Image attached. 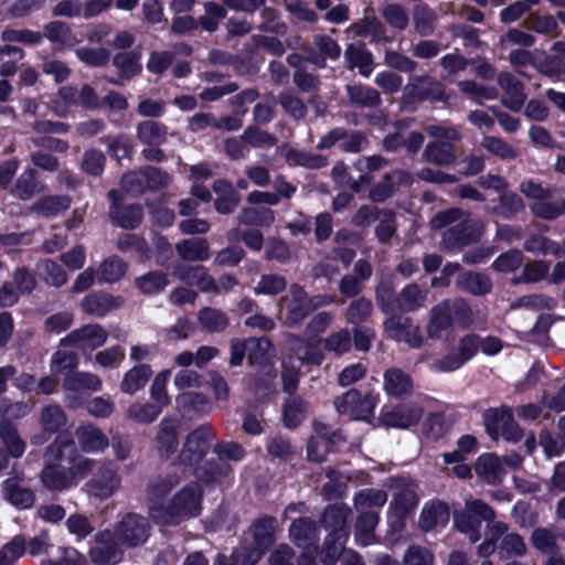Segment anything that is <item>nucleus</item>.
I'll list each match as a JSON object with an SVG mask.
<instances>
[{
  "label": "nucleus",
  "mask_w": 565,
  "mask_h": 565,
  "mask_svg": "<svg viewBox=\"0 0 565 565\" xmlns=\"http://www.w3.org/2000/svg\"><path fill=\"white\" fill-rule=\"evenodd\" d=\"M45 456L58 462L47 463L41 471L40 479L50 491H64L77 484L92 473L97 461L81 454L75 440L68 435L57 436L45 450Z\"/></svg>",
  "instance_id": "obj_1"
},
{
  "label": "nucleus",
  "mask_w": 565,
  "mask_h": 565,
  "mask_svg": "<svg viewBox=\"0 0 565 565\" xmlns=\"http://www.w3.org/2000/svg\"><path fill=\"white\" fill-rule=\"evenodd\" d=\"M426 132L431 138L423 150L422 159L437 167H451L458 162L462 135L452 126L429 125Z\"/></svg>",
  "instance_id": "obj_2"
},
{
  "label": "nucleus",
  "mask_w": 565,
  "mask_h": 565,
  "mask_svg": "<svg viewBox=\"0 0 565 565\" xmlns=\"http://www.w3.org/2000/svg\"><path fill=\"white\" fill-rule=\"evenodd\" d=\"M333 299L327 295L308 296L299 284H291L288 294L280 297L278 307L286 310L284 324L289 328L299 326L315 310L330 305Z\"/></svg>",
  "instance_id": "obj_3"
},
{
  "label": "nucleus",
  "mask_w": 565,
  "mask_h": 565,
  "mask_svg": "<svg viewBox=\"0 0 565 565\" xmlns=\"http://www.w3.org/2000/svg\"><path fill=\"white\" fill-rule=\"evenodd\" d=\"M201 487L196 482H190L169 499L163 513L156 514V522L172 525L194 518L201 512Z\"/></svg>",
  "instance_id": "obj_4"
},
{
  "label": "nucleus",
  "mask_w": 565,
  "mask_h": 565,
  "mask_svg": "<svg viewBox=\"0 0 565 565\" xmlns=\"http://www.w3.org/2000/svg\"><path fill=\"white\" fill-rule=\"evenodd\" d=\"M215 437L214 428L202 424L188 436L179 455V462L189 468H195L206 456L210 444Z\"/></svg>",
  "instance_id": "obj_5"
},
{
  "label": "nucleus",
  "mask_w": 565,
  "mask_h": 565,
  "mask_svg": "<svg viewBox=\"0 0 565 565\" xmlns=\"http://www.w3.org/2000/svg\"><path fill=\"white\" fill-rule=\"evenodd\" d=\"M107 339L108 332L100 324L88 323L74 329L62 338L58 347L77 349L86 355L103 347Z\"/></svg>",
  "instance_id": "obj_6"
},
{
  "label": "nucleus",
  "mask_w": 565,
  "mask_h": 565,
  "mask_svg": "<svg viewBox=\"0 0 565 565\" xmlns=\"http://www.w3.org/2000/svg\"><path fill=\"white\" fill-rule=\"evenodd\" d=\"M120 484L117 466L111 460H104L85 483V490L90 497L106 500L117 492Z\"/></svg>",
  "instance_id": "obj_7"
},
{
  "label": "nucleus",
  "mask_w": 565,
  "mask_h": 565,
  "mask_svg": "<svg viewBox=\"0 0 565 565\" xmlns=\"http://www.w3.org/2000/svg\"><path fill=\"white\" fill-rule=\"evenodd\" d=\"M181 482V477L175 472L158 475L151 478L147 484V502L150 514L156 521V514H162L168 505L167 495Z\"/></svg>",
  "instance_id": "obj_8"
},
{
  "label": "nucleus",
  "mask_w": 565,
  "mask_h": 565,
  "mask_svg": "<svg viewBox=\"0 0 565 565\" xmlns=\"http://www.w3.org/2000/svg\"><path fill=\"white\" fill-rule=\"evenodd\" d=\"M149 531L150 524L145 516L127 513L115 524L113 533L121 544L136 547L147 541Z\"/></svg>",
  "instance_id": "obj_9"
},
{
  "label": "nucleus",
  "mask_w": 565,
  "mask_h": 565,
  "mask_svg": "<svg viewBox=\"0 0 565 565\" xmlns=\"http://www.w3.org/2000/svg\"><path fill=\"white\" fill-rule=\"evenodd\" d=\"M405 95L412 100H430L451 106L455 96L447 94L441 83L430 76H414L404 88Z\"/></svg>",
  "instance_id": "obj_10"
},
{
  "label": "nucleus",
  "mask_w": 565,
  "mask_h": 565,
  "mask_svg": "<svg viewBox=\"0 0 565 565\" xmlns=\"http://www.w3.org/2000/svg\"><path fill=\"white\" fill-rule=\"evenodd\" d=\"M334 407L340 415H347L351 419L369 420L373 415L375 398L352 388L334 398Z\"/></svg>",
  "instance_id": "obj_11"
},
{
  "label": "nucleus",
  "mask_w": 565,
  "mask_h": 565,
  "mask_svg": "<svg viewBox=\"0 0 565 565\" xmlns=\"http://www.w3.org/2000/svg\"><path fill=\"white\" fill-rule=\"evenodd\" d=\"M480 224L466 215L458 223L446 228L441 237V247L446 250L459 249L480 237Z\"/></svg>",
  "instance_id": "obj_12"
},
{
  "label": "nucleus",
  "mask_w": 565,
  "mask_h": 565,
  "mask_svg": "<svg viewBox=\"0 0 565 565\" xmlns=\"http://www.w3.org/2000/svg\"><path fill=\"white\" fill-rule=\"evenodd\" d=\"M115 534L105 530L96 534V545L90 548L89 556L97 565H115L124 557V550L118 544Z\"/></svg>",
  "instance_id": "obj_13"
},
{
  "label": "nucleus",
  "mask_w": 565,
  "mask_h": 565,
  "mask_svg": "<svg viewBox=\"0 0 565 565\" xmlns=\"http://www.w3.org/2000/svg\"><path fill=\"white\" fill-rule=\"evenodd\" d=\"M173 275L179 280L196 287L202 292L218 295L220 287L217 281L207 271V268L201 265L192 266L180 264L174 266Z\"/></svg>",
  "instance_id": "obj_14"
},
{
  "label": "nucleus",
  "mask_w": 565,
  "mask_h": 565,
  "mask_svg": "<svg viewBox=\"0 0 565 565\" xmlns=\"http://www.w3.org/2000/svg\"><path fill=\"white\" fill-rule=\"evenodd\" d=\"M412 175L402 169L392 170L372 185L367 193V199L374 203H383L393 196L398 185L412 184Z\"/></svg>",
  "instance_id": "obj_15"
},
{
  "label": "nucleus",
  "mask_w": 565,
  "mask_h": 565,
  "mask_svg": "<svg viewBox=\"0 0 565 565\" xmlns=\"http://www.w3.org/2000/svg\"><path fill=\"white\" fill-rule=\"evenodd\" d=\"M74 436L81 454H99L109 447V438L96 425L84 423L75 428Z\"/></svg>",
  "instance_id": "obj_16"
},
{
  "label": "nucleus",
  "mask_w": 565,
  "mask_h": 565,
  "mask_svg": "<svg viewBox=\"0 0 565 565\" xmlns=\"http://www.w3.org/2000/svg\"><path fill=\"white\" fill-rule=\"evenodd\" d=\"M352 511L350 507L343 503L328 505L321 516L322 525L330 531L331 536H335L337 541L348 539V521Z\"/></svg>",
  "instance_id": "obj_17"
},
{
  "label": "nucleus",
  "mask_w": 565,
  "mask_h": 565,
  "mask_svg": "<svg viewBox=\"0 0 565 565\" xmlns=\"http://www.w3.org/2000/svg\"><path fill=\"white\" fill-rule=\"evenodd\" d=\"M454 326L451 316L450 300L444 299L435 305L428 312L426 326L427 337L431 340H438L444 332L449 331Z\"/></svg>",
  "instance_id": "obj_18"
},
{
  "label": "nucleus",
  "mask_w": 565,
  "mask_h": 565,
  "mask_svg": "<svg viewBox=\"0 0 565 565\" xmlns=\"http://www.w3.org/2000/svg\"><path fill=\"white\" fill-rule=\"evenodd\" d=\"M284 345L291 355L306 364L319 365L324 359L323 353L315 343L294 333L284 335Z\"/></svg>",
  "instance_id": "obj_19"
},
{
  "label": "nucleus",
  "mask_w": 565,
  "mask_h": 565,
  "mask_svg": "<svg viewBox=\"0 0 565 565\" xmlns=\"http://www.w3.org/2000/svg\"><path fill=\"white\" fill-rule=\"evenodd\" d=\"M392 487L395 492L391 505L395 509L398 516H403L418 503L417 486L413 480L397 478L393 480Z\"/></svg>",
  "instance_id": "obj_20"
},
{
  "label": "nucleus",
  "mask_w": 565,
  "mask_h": 565,
  "mask_svg": "<svg viewBox=\"0 0 565 565\" xmlns=\"http://www.w3.org/2000/svg\"><path fill=\"white\" fill-rule=\"evenodd\" d=\"M498 84L504 90L501 104L512 111H519L526 100L523 84L515 76L505 72L498 75Z\"/></svg>",
  "instance_id": "obj_21"
},
{
  "label": "nucleus",
  "mask_w": 565,
  "mask_h": 565,
  "mask_svg": "<svg viewBox=\"0 0 565 565\" xmlns=\"http://www.w3.org/2000/svg\"><path fill=\"white\" fill-rule=\"evenodd\" d=\"M423 408L416 403L401 404L382 415V422L386 426L408 428L422 418Z\"/></svg>",
  "instance_id": "obj_22"
},
{
  "label": "nucleus",
  "mask_w": 565,
  "mask_h": 565,
  "mask_svg": "<svg viewBox=\"0 0 565 565\" xmlns=\"http://www.w3.org/2000/svg\"><path fill=\"white\" fill-rule=\"evenodd\" d=\"M277 531V520L273 516H263L255 520L249 529L253 541L252 545L260 551L262 553H266V551L274 544L275 542V533Z\"/></svg>",
  "instance_id": "obj_23"
},
{
  "label": "nucleus",
  "mask_w": 565,
  "mask_h": 565,
  "mask_svg": "<svg viewBox=\"0 0 565 565\" xmlns=\"http://www.w3.org/2000/svg\"><path fill=\"white\" fill-rule=\"evenodd\" d=\"M476 473L489 484H499L505 476L501 458L494 454H484L477 459Z\"/></svg>",
  "instance_id": "obj_24"
},
{
  "label": "nucleus",
  "mask_w": 565,
  "mask_h": 565,
  "mask_svg": "<svg viewBox=\"0 0 565 565\" xmlns=\"http://www.w3.org/2000/svg\"><path fill=\"white\" fill-rule=\"evenodd\" d=\"M289 167H302L306 169H322L327 167V157L303 149L284 147L280 149Z\"/></svg>",
  "instance_id": "obj_25"
},
{
  "label": "nucleus",
  "mask_w": 565,
  "mask_h": 565,
  "mask_svg": "<svg viewBox=\"0 0 565 565\" xmlns=\"http://www.w3.org/2000/svg\"><path fill=\"white\" fill-rule=\"evenodd\" d=\"M552 51L539 62L537 70L545 76L558 79L565 74V41L554 43Z\"/></svg>",
  "instance_id": "obj_26"
},
{
  "label": "nucleus",
  "mask_w": 565,
  "mask_h": 565,
  "mask_svg": "<svg viewBox=\"0 0 565 565\" xmlns=\"http://www.w3.org/2000/svg\"><path fill=\"white\" fill-rule=\"evenodd\" d=\"M175 252L185 262H204L210 258V245L202 237L181 239L175 244Z\"/></svg>",
  "instance_id": "obj_27"
},
{
  "label": "nucleus",
  "mask_w": 565,
  "mask_h": 565,
  "mask_svg": "<svg viewBox=\"0 0 565 565\" xmlns=\"http://www.w3.org/2000/svg\"><path fill=\"white\" fill-rule=\"evenodd\" d=\"M3 495L8 502L19 509H29L35 501L33 491L22 487L18 477L3 481Z\"/></svg>",
  "instance_id": "obj_28"
},
{
  "label": "nucleus",
  "mask_w": 565,
  "mask_h": 565,
  "mask_svg": "<svg viewBox=\"0 0 565 565\" xmlns=\"http://www.w3.org/2000/svg\"><path fill=\"white\" fill-rule=\"evenodd\" d=\"M122 299L105 292H95L82 300V308L85 312L96 317H104L113 309L119 308Z\"/></svg>",
  "instance_id": "obj_29"
},
{
  "label": "nucleus",
  "mask_w": 565,
  "mask_h": 565,
  "mask_svg": "<svg viewBox=\"0 0 565 565\" xmlns=\"http://www.w3.org/2000/svg\"><path fill=\"white\" fill-rule=\"evenodd\" d=\"M168 137V127L160 121L147 119L136 126V138L146 146H161Z\"/></svg>",
  "instance_id": "obj_30"
},
{
  "label": "nucleus",
  "mask_w": 565,
  "mask_h": 565,
  "mask_svg": "<svg viewBox=\"0 0 565 565\" xmlns=\"http://www.w3.org/2000/svg\"><path fill=\"white\" fill-rule=\"evenodd\" d=\"M428 298V289L416 282L406 285L398 292V309L402 312H414L425 306Z\"/></svg>",
  "instance_id": "obj_31"
},
{
  "label": "nucleus",
  "mask_w": 565,
  "mask_h": 565,
  "mask_svg": "<svg viewBox=\"0 0 565 565\" xmlns=\"http://www.w3.org/2000/svg\"><path fill=\"white\" fill-rule=\"evenodd\" d=\"M384 390L394 397L408 395L413 391V380L408 373L398 367H391L384 373Z\"/></svg>",
  "instance_id": "obj_32"
},
{
  "label": "nucleus",
  "mask_w": 565,
  "mask_h": 565,
  "mask_svg": "<svg viewBox=\"0 0 565 565\" xmlns=\"http://www.w3.org/2000/svg\"><path fill=\"white\" fill-rule=\"evenodd\" d=\"M458 289L471 294L473 296H484L492 289L491 279L481 273L466 271L460 274L456 279Z\"/></svg>",
  "instance_id": "obj_33"
},
{
  "label": "nucleus",
  "mask_w": 565,
  "mask_h": 565,
  "mask_svg": "<svg viewBox=\"0 0 565 565\" xmlns=\"http://www.w3.org/2000/svg\"><path fill=\"white\" fill-rule=\"evenodd\" d=\"M244 341L252 365H265L275 356V349L268 338H249Z\"/></svg>",
  "instance_id": "obj_34"
},
{
  "label": "nucleus",
  "mask_w": 565,
  "mask_h": 565,
  "mask_svg": "<svg viewBox=\"0 0 565 565\" xmlns=\"http://www.w3.org/2000/svg\"><path fill=\"white\" fill-rule=\"evenodd\" d=\"M102 380L90 372H72L65 375L62 382L63 391H90L98 392L102 388Z\"/></svg>",
  "instance_id": "obj_35"
},
{
  "label": "nucleus",
  "mask_w": 565,
  "mask_h": 565,
  "mask_svg": "<svg viewBox=\"0 0 565 565\" xmlns=\"http://www.w3.org/2000/svg\"><path fill=\"white\" fill-rule=\"evenodd\" d=\"M152 375V370L148 364H139L128 370L120 382V391L132 395L143 388Z\"/></svg>",
  "instance_id": "obj_36"
},
{
  "label": "nucleus",
  "mask_w": 565,
  "mask_h": 565,
  "mask_svg": "<svg viewBox=\"0 0 565 565\" xmlns=\"http://www.w3.org/2000/svg\"><path fill=\"white\" fill-rule=\"evenodd\" d=\"M289 537L298 546L306 547L318 537V526L309 518H299L292 521L289 527Z\"/></svg>",
  "instance_id": "obj_37"
},
{
  "label": "nucleus",
  "mask_w": 565,
  "mask_h": 565,
  "mask_svg": "<svg viewBox=\"0 0 565 565\" xmlns=\"http://www.w3.org/2000/svg\"><path fill=\"white\" fill-rule=\"evenodd\" d=\"M349 104L360 108H374L381 105L380 93L372 87L363 85H347Z\"/></svg>",
  "instance_id": "obj_38"
},
{
  "label": "nucleus",
  "mask_w": 565,
  "mask_h": 565,
  "mask_svg": "<svg viewBox=\"0 0 565 565\" xmlns=\"http://www.w3.org/2000/svg\"><path fill=\"white\" fill-rule=\"evenodd\" d=\"M449 520L448 507L439 501L426 504L419 516V526L423 531H430L437 525H444Z\"/></svg>",
  "instance_id": "obj_39"
},
{
  "label": "nucleus",
  "mask_w": 565,
  "mask_h": 565,
  "mask_svg": "<svg viewBox=\"0 0 565 565\" xmlns=\"http://www.w3.org/2000/svg\"><path fill=\"white\" fill-rule=\"evenodd\" d=\"M179 427L180 423L174 418H163L160 422L156 440L161 452L169 455L175 450L179 444Z\"/></svg>",
  "instance_id": "obj_40"
},
{
  "label": "nucleus",
  "mask_w": 565,
  "mask_h": 565,
  "mask_svg": "<svg viewBox=\"0 0 565 565\" xmlns=\"http://www.w3.org/2000/svg\"><path fill=\"white\" fill-rule=\"evenodd\" d=\"M198 322L202 330L210 333H220L228 327L230 319L221 309L204 307L198 312Z\"/></svg>",
  "instance_id": "obj_41"
},
{
  "label": "nucleus",
  "mask_w": 565,
  "mask_h": 565,
  "mask_svg": "<svg viewBox=\"0 0 565 565\" xmlns=\"http://www.w3.org/2000/svg\"><path fill=\"white\" fill-rule=\"evenodd\" d=\"M143 212L139 204L118 205L113 204L110 209V218L113 223L122 228H135L142 221Z\"/></svg>",
  "instance_id": "obj_42"
},
{
  "label": "nucleus",
  "mask_w": 565,
  "mask_h": 565,
  "mask_svg": "<svg viewBox=\"0 0 565 565\" xmlns=\"http://www.w3.org/2000/svg\"><path fill=\"white\" fill-rule=\"evenodd\" d=\"M39 423L45 433L56 434L66 426L67 415L62 406L49 404L41 409Z\"/></svg>",
  "instance_id": "obj_43"
},
{
  "label": "nucleus",
  "mask_w": 565,
  "mask_h": 565,
  "mask_svg": "<svg viewBox=\"0 0 565 565\" xmlns=\"http://www.w3.org/2000/svg\"><path fill=\"white\" fill-rule=\"evenodd\" d=\"M387 502V494L379 489H363L354 494V509L361 513H376L373 509L381 508Z\"/></svg>",
  "instance_id": "obj_44"
},
{
  "label": "nucleus",
  "mask_w": 565,
  "mask_h": 565,
  "mask_svg": "<svg viewBox=\"0 0 565 565\" xmlns=\"http://www.w3.org/2000/svg\"><path fill=\"white\" fill-rule=\"evenodd\" d=\"M499 205L487 207L486 211L490 214H497L505 220H510L515 214L524 211L525 205L522 198L512 191H503L499 195Z\"/></svg>",
  "instance_id": "obj_45"
},
{
  "label": "nucleus",
  "mask_w": 565,
  "mask_h": 565,
  "mask_svg": "<svg viewBox=\"0 0 565 565\" xmlns=\"http://www.w3.org/2000/svg\"><path fill=\"white\" fill-rule=\"evenodd\" d=\"M308 405L299 396H288L284 402L282 418L287 428H296L307 416Z\"/></svg>",
  "instance_id": "obj_46"
},
{
  "label": "nucleus",
  "mask_w": 565,
  "mask_h": 565,
  "mask_svg": "<svg viewBox=\"0 0 565 565\" xmlns=\"http://www.w3.org/2000/svg\"><path fill=\"white\" fill-rule=\"evenodd\" d=\"M170 284L169 277L161 270L149 271L135 279V286L147 296L162 292Z\"/></svg>",
  "instance_id": "obj_47"
},
{
  "label": "nucleus",
  "mask_w": 565,
  "mask_h": 565,
  "mask_svg": "<svg viewBox=\"0 0 565 565\" xmlns=\"http://www.w3.org/2000/svg\"><path fill=\"white\" fill-rule=\"evenodd\" d=\"M398 294L392 279L385 278L375 287V300L383 313H392L398 309Z\"/></svg>",
  "instance_id": "obj_48"
},
{
  "label": "nucleus",
  "mask_w": 565,
  "mask_h": 565,
  "mask_svg": "<svg viewBox=\"0 0 565 565\" xmlns=\"http://www.w3.org/2000/svg\"><path fill=\"white\" fill-rule=\"evenodd\" d=\"M379 520V513H359L354 524V536L358 544L367 546L375 542L374 531Z\"/></svg>",
  "instance_id": "obj_49"
},
{
  "label": "nucleus",
  "mask_w": 565,
  "mask_h": 565,
  "mask_svg": "<svg viewBox=\"0 0 565 565\" xmlns=\"http://www.w3.org/2000/svg\"><path fill=\"white\" fill-rule=\"evenodd\" d=\"M557 306V300L554 297L545 294H532L516 298L510 305L511 310L529 309L532 311L554 310Z\"/></svg>",
  "instance_id": "obj_50"
},
{
  "label": "nucleus",
  "mask_w": 565,
  "mask_h": 565,
  "mask_svg": "<svg viewBox=\"0 0 565 565\" xmlns=\"http://www.w3.org/2000/svg\"><path fill=\"white\" fill-rule=\"evenodd\" d=\"M512 418V409L508 406L488 409L484 413L487 433L493 439H498L500 431H502V429L511 422Z\"/></svg>",
  "instance_id": "obj_51"
},
{
  "label": "nucleus",
  "mask_w": 565,
  "mask_h": 565,
  "mask_svg": "<svg viewBox=\"0 0 565 565\" xmlns=\"http://www.w3.org/2000/svg\"><path fill=\"white\" fill-rule=\"evenodd\" d=\"M175 403L177 407L182 412L207 414L212 409L209 397L200 392H183L177 396Z\"/></svg>",
  "instance_id": "obj_52"
},
{
  "label": "nucleus",
  "mask_w": 565,
  "mask_h": 565,
  "mask_svg": "<svg viewBox=\"0 0 565 565\" xmlns=\"http://www.w3.org/2000/svg\"><path fill=\"white\" fill-rule=\"evenodd\" d=\"M127 268V264L120 257L110 256L99 265L96 277L102 282L114 284L125 276Z\"/></svg>",
  "instance_id": "obj_53"
},
{
  "label": "nucleus",
  "mask_w": 565,
  "mask_h": 565,
  "mask_svg": "<svg viewBox=\"0 0 565 565\" xmlns=\"http://www.w3.org/2000/svg\"><path fill=\"white\" fill-rule=\"evenodd\" d=\"M498 553L501 557H522L526 554V544L519 533L508 530L498 537Z\"/></svg>",
  "instance_id": "obj_54"
},
{
  "label": "nucleus",
  "mask_w": 565,
  "mask_h": 565,
  "mask_svg": "<svg viewBox=\"0 0 565 565\" xmlns=\"http://www.w3.org/2000/svg\"><path fill=\"white\" fill-rule=\"evenodd\" d=\"M38 179L39 173L35 169H25L15 182L14 194L21 200H30L35 193L43 190Z\"/></svg>",
  "instance_id": "obj_55"
},
{
  "label": "nucleus",
  "mask_w": 565,
  "mask_h": 565,
  "mask_svg": "<svg viewBox=\"0 0 565 565\" xmlns=\"http://www.w3.org/2000/svg\"><path fill=\"white\" fill-rule=\"evenodd\" d=\"M238 224L269 226L275 221V213L268 207H246L236 216Z\"/></svg>",
  "instance_id": "obj_56"
},
{
  "label": "nucleus",
  "mask_w": 565,
  "mask_h": 565,
  "mask_svg": "<svg viewBox=\"0 0 565 565\" xmlns=\"http://www.w3.org/2000/svg\"><path fill=\"white\" fill-rule=\"evenodd\" d=\"M350 31L353 35H385V28L372 8L365 9L364 17L352 23Z\"/></svg>",
  "instance_id": "obj_57"
},
{
  "label": "nucleus",
  "mask_w": 565,
  "mask_h": 565,
  "mask_svg": "<svg viewBox=\"0 0 565 565\" xmlns=\"http://www.w3.org/2000/svg\"><path fill=\"white\" fill-rule=\"evenodd\" d=\"M412 13L414 29L419 35H427L433 32L437 15L427 3L414 6Z\"/></svg>",
  "instance_id": "obj_58"
},
{
  "label": "nucleus",
  "mask_w": 565,
  "mask_h": 565,
  "mask_svg": "<svg viewBox=\"0 0 565 565\" xmlns=\"http://www.w3.org/2000/svg\"><path fill=\"white\" fill-rule=\"evenodd\" d=\"M381 15L384 21L393 29L404 31L409 24L407 10L398 3H384L381 7Z\"/></svg>",
  "instance_id": "obj_59"
},
{
  "label": "nucleus",
  "mask_w": 565,
  "mask_h": 565,
  "mask_svg": "<svg viewBox=\"0 0 565 565\" xmlns=\"http://www.w3.org/2000/svg\"><path fill=\"white\" fill-rule=\"evenodd\" d=\"M350 68H359L360 74L369 76L372 72V56L361 44H351L345 51Z\"/></svg>",
  "instance_id": "obj_60"
},
{
  "label": "nucleus",
  "mask_w": 565,
  "mask_h": 565,
  "mask_svg": "<svg viewBox=\"0 0 565 565\" xmlns=\"http://www.w3.org/2000/svg\"><path fill=\"white\" fill-rule=\"evenodd\" d=\"M0 437L12 457L19 458L25 450V443L21 439L17 428L7 419L0 423Z\"/></svg>",
  "instance_id": "obj_61"
},
{
  "label": "nucleus",
  "mask_w": 565,
  "mask_h": 565,
  "mask_svg": "<svg viewBox=\"0 0 565 565\" xmlns=\"http://www.w3.org/2000/svg\"><path fill=\"white\" fill-rule=\"evenodd\" d=\"M79 359L76 352L68 351L60 347L50 360V369L53 374H62L64 372L72 373L77 369Z\"/></svg>",
  "instance_id": "obj_62"
},
{
  "label": "nucleus",
  "mask_w": 565,
  "mask_h": 565,
  "mask_svg": "<svg viewBox=\"0 0 565 565\" xmlns=\"http://www.w3.org/2000/svg\"><path fill=\"white\" fill-rule=\"evenodd\" d=\"M373 313V303L365 297H359L350 302L345 311V320L350 324L359 326L369 320Z\"/></svg>",
  "instance_id": "obj_63"
},
{
  "label": "nucleus",
  "mask_w": 565,
  "mask_h": 565,
  "mask_svg": "<svg viewBox=\"0 0 565 565\" xmlns=\"http://www.w3.org/2000/svg\"><path fill=\"white\" fill-rule=\"evenodd\" d=\"M402 562L403 565H435V554L427 546L412 544L405 550Z\"/></svg>",
  "instance_id": "obj_64"
}]
</instances>
